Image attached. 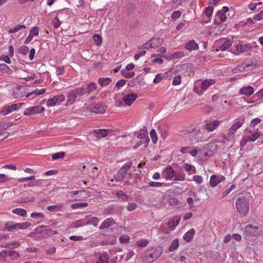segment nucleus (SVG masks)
<instances>
[{
    "label": "nucleus",
    "instance_id": "1",
    "mask_svg": "<svg viewBox=\"0 0 263 263\" xmlns=\"http://www.w3.org/2000/svg\"><path fill=\"white\" fill-rule=\"evenodd\" d=\"M162 252L163 249L161 247L148 249L142 258V262L143 263H152L159 257Z\"/></svg>",
    "mask_w": 263,
    "mask_h": 263
},
{
    "label": "nucleus",
    "instance_id": "2",
    "mask_svg": "<svg viewBox=\"0 0 263 263\" xmlns=\"http://www.w3.org/2000/svg\"><path fill=\"white\" fill-rule=\"evenodd\" d=\"M91 196V193L88 191L80 190L75 192H69L67 193V197L70 200H83Z\"/></svg>",
    "mask_w": 263,
    "mask_h": 263
},
{
    "label": "nucleus",
    "instance_id": "3",
    "mask_svg": "<svg viewBox=\"0 0 263 263\" xmlns=\"http://www.w3.org/2000/svg\"><path fill=\"white\" fill-rule=\"evenodd\" d=\"M236 206L239 213L242 216H246L249 210V204L247 198L242 197L238 198L236 201Z\"/></svg>",
    "mask_w": 263,
    "mask_h": 263
},
{
    "label": "nucleus",
    "instance_id": "4",
    "mask_svg": "<svg viewBox=\"0 0 263 263\" xmlns=\"http://www.w3.org/2000/svg\"><path fill=\"white\" fill-rule=\"evenodd\" d=\"M261 232V229L259 226L249 224L245 228L244 233L246 239H250V237H256L258 236Z\"/></svg>",
    "mask_w": 263,
    "mask_h": 263
},
{
    "label": "nucleus",
    "instance_id": "5",
    "mask_svg": "<svg viewBox=\"0 0 263 263\" xmlns=\"http://www.w3.org/2000/svg\"><path fill=\"white\" fill-rule=\"evenodd\" d=\"M204 157H211L213 155L217 150V145L215 143L210 142L203 147Z\"/></svg>",
    "mask_w": 263,
    "mask_h": 263
},
{
    "label": "nucleus",
    "instance_id": "6",
    "mask_svg": "<svg viewBox=\"0 0 263 263\" xmlns=\"http://www.w3.org/2000/svg\"><path fill=\"white\" fill-rule=\"evenodd\" d=\"M32 193L31 190H25L20 193L18 195L20 199H17V202L21 203L33 202V199L30 197Z\"/></svg>",
    "mask_w": 263,
    "mask_h": 263
},
{
    "label": "nucleus",
    "instance_id": "7",
    "mask_svg": "<svg viewBox=\"0 0 263 263\" xmlns=\"http://www.w3.org/2000/svg\"><path fill=\"white\" fill-rule=\"evenodd\" d=\"M44 107L40 106H34L27 108L24 111V115L26 116H31L36 114L42 113L44 111Z\"/></svg>",
    "mask_w": 263,
    "mask_h": 263
},
{
    "label": "nucleus",
    "instance_id": "8",
    "mask_svg": "<svg viewBox=\"0 0 263 263\" xmlns=\"http://www.w3.org/2000/svg\"><path fill=\"white\" fill-rule=\"evenodd\" d=\"M65 100V96L64 95L61 94L54 96L52 99H49L47 102V105L48 107H52L59 103Z\"/></svg>",
    "mask_w": 263,
    "mask_h": 263
},
{
    "label": "nucleus",
    "instance_id": "9",
    "mask_svg": "<svg viewBox=\"0 0 263 263\" xmlns=\"http://www.w3.org/2000/svg\"><path fill=\"white\" fill-rule=\"evenodd\" d=\"M234 47L238 53H234L236 55H238L239 53L247 52L251 50V46L249 44H243L234 45Z\"/></svg>",
    "mask_w": 263,
    "mask_h": 263
},
{
    "label": "nucleus",
    "instance_id": "10",
    "mask_svg": "<svg viewBox=\"0 0 263 263\" xmlns=\"http://www.w3.org/2000/svg\"><path fill=\"white\" fill-rule=\"evenodd\" d=\"M233 40L225 39L218 41L219 44H221L219 46L218 50L223 51L227 50L233 44Z\"/></svg>",
    "mask_w": 263,
    "mask_h": 263
},
{
    "label": "nucleus",
    "instance_id": "11",
    "mask_svg": "<svg viewBox=\"0 0 263 263\" xmlns=\"http://www.w3.org/2000/svg\"><path fill=\"white\" fill-rule=\"evenodd\" d=\"M225 180V177L221 176L212 175L210 178V185L211 186L215 187L218 183Z\"/></svg>",
    "mask_w": 263,
    "mask_h": 263
},
{
    "label": "nucleus",
    "instance_id": "12",
    "mask_svg": "<svg viewBox=\"0 0 263 263\" xmlns=\"http://www.w3.org/2000/svg\"><path fill=\"white\" fill-rule=\"evenodd\" d=\"M107 106L105 105L101 104H97L90 108L91 112L96 114H103L106 111Z\"/></svg>",
    "mask_w": 263,
    "mask_h": 263
},
{
    "label": "nucleus",
    "instance_id": "13",
    "mask_svg": "<svg viewBox=\"0 0 263 263\" xmlns=\"http://www.w3.org/2000/svg\"><path fill=\"white\" fill-rule=\"evenodd\" d=\"M138 96L136 93H130L126 95L123 98V101L128 106H130L134 101L137 98Z\"/></svg>",
    "mask_w": 263,
    "mask_h": 263
},
{
    "label": "nucleus",
    "instance_id": "14",
    "mask_svg": "<svg viewBox=\"0 0 263 263\" xmlns=\"http://www.w3.org/2000/svg\"><path fill=\"white\" fill-rule=\"evenodd\" d=\"M175 173V172L173 168L171 166L168 165L166 167L165 170L163 172V174L166 180H173Z\"/></svg>",
    "mask_w": 263,
    "mask_h": 263
},
{
    "label": "nucleus",
    "instance_id": "15",
    "mask_svg": "<svg viewBox=\"0 0 263 263\" xmlns=\"http://www.w3.org/2000/svg\"><path fill=\"white\" fill-rule=\"evenodd\" d=\"M111 131L108 129H95L93 131V135L98 138H102L108 135V133Z\"/></svg>",
    "mask_w": 263,
    "mask_h": 263
},
{
    "label": "nucleus",
    "instance_id": "16",
    "mask_svg": "<svg viewBox=\"0 0 263 263\" xmlns=\"http://www.w3.org/2000/svg\"><path fill=\"white\" fill-rule=\"evenodd\" d=\"M16 109V104H12L11 105H6L2 108V109L0 112V115H1L2 116H5V115L9 114L12 111L15 110Z\"/></svg>",
    "mask_w": 263,
    "mask_h": 263
},
{
    "label": "nucleus",
    "instance_id": "17",
    "mask_svg": "<svg viewBox=\"0 0 263 263\" xmlns=\"http://www.w3.org/2000/svg\"><path fill=\"white\" fill-rule=\"evenodd\" d=\"M220 122L218 120H214L205 124L204 125V128L208 132H213L214 130L220 124Z\"/></svg>",
    "mask_w": 263,
    "mask_h": 263
},
{
    "label": "nucleus",
    "instance_id": "18",
    "mask_svg": "<svg viewBox=\"0 0 263 263\" xmlns=\"http://www.w3.org/2000/svg\"><path fill=\"white\" fill-rule=\"evenodd\" d=\"M254 93V88L251 86H244L239 89L240 95H245L247 96L252 95Z\"/></svg>",
    "mask_w": 263,
    "mask_h": 263
},
{
    "label": "nucleus",
    "instance_id": "19",
    "mask_svg": "<svg viewBox=\"0 0 263 263\" xmlns=\"http://www.w3.org/2000/svg\"><path fill=\"white\" fill-rule=\"evenodd\" d=\"M189 132L194 133V136L195 137L196 142L203 141L205 140V137L201 136L202 133H201L200 129L193 128L192 131H189Z\"/></svg>",
    "mask_w": 263,
    "mask_h": 263
},
{
    "label": "nucleus",
    "instance_id": "20",
    "mask_svg": "<svg viewBox=\"0 0 263 263\" xmlns=\"http://www.w3.org/2000/svg\"><path fill=\"white\" fill-rule=\"evenodd\" d=\"M77 95H76L73 90H71L69 92L68 95L67 96L68 99L66 103V106H69L74 103L76 101Z\"/></svg>",
    "mask_w": 263,
    "mask_h": 263
},
{
    "label": "nucleus",
    "instance_id": "21",
    "mask_svg": "<svg viewBox=\"0 0 263 263\" xmlns=\"http://www.w3.org/2000/svg\"><path fill=\"white\" fill-rule=\"evenodd\" d=\"M185 48L191 52L192 51L196 50L198 49V44L196 43L194 40H191L189 41L185 46Z\"/></svg>",
    "mask_w": 263,
    "mask_h": 263
},
{
    "label": "nucleus",
    "instance_id": "22",
    "mask_svg": "<svg viewBox=\"0 0 263 263\" xmlns=\"http://www.w3.org/2000/svg\"><path fill=\"white\" fill-rule=\"evenodd\" d=\"M115 223V221L112 218H108L105 219L99 227L100 229L108 228L110 226Z\"/></svg>",
    "mask_w": 263,
    "mask_h": 263
},
{
    "label": "nucleus",
    "instance_id": "23",
    "mask_svg": "<svg viewBox=\"0 0 263 263\" xmlns=\"http://www.w3.org/2000/svg\"><path fill=\"white\" fill-rule=\"evenodd\" d=\"M227 17L226 15L223 13V12L218 11L216 13L215 18V24H220L227 20Z\"/></svg>",
    "mask_w": 263,
    "mask_h": 263
},
{
    "label": "nucleus",
    "instance_id": "24",
    "mask_svg": "<svg viewBox=\"0 0 263 263\" xmlns=\"http://www.w3.org/2000/svg\"><path fill=\"white\" fill-rule=\"evenodd\" d=\"M215 81L214 79H206L202 82L201 88L202 90L207 89L211 85L214 84Z\"/></svg>",
    "mask_w": 263,
    "mask_h": 263
},
{
    "label": "nucleus",
    "instance_id": "25",
    "mask_svg": "<svg viewBox=\"0 0 263 263\" xmlns=\"http://www.w3.org/2000/svg\"><path fill=\"white\" fill-rule=\"evenodd\" d=\"M182 168L189 175L196 173L195 167L193 165L188 163H184L182 165Z\"/></svg>",
    "mask_w": 263,
    "mask_h": 263
},
{
    "label": "nucleus",
    "instance_id": "26",
    "mask_svg": "<svg viewBox=\"0 0 263 263\" xmlns=\"http://www.w3.org/2000/svg\"><path fill=\"white\" fill-rule=\"evenodd\" d=\"M180 220V219L179 217H175L173 218L170 219L167 222V226L170 228L174 229L175 227L179 224Z\"/></svg>",
    "mask_w": 263,
    "mask_h": 263
},
{
    "label": "nucleus",
    "instance_id": "27",
    "mask_svg": "<svg viewBox=\"0 0 263 263\" xmlns=\"http://www.w3.org/2000/svg\"><path fill=\"white\" fill-rule=\"evenodd\" d=\"M127 174V171L124 170L123 168H120L119 170V171L115 177V179L117 181L123 180H124V178H125Z\"/></svg>",
    "mask_w": 263,
    "mask_h": 263
},
{
    "label": "nucleus",
    "instance_id": "28",
    "mask_svg": "<svg viewBox=\"0 0 263 263\" xmlns=\"http://www.w3.org/2000/svg\"><path fill=\"white\" fill-rule=\"evenodd\" d=\"M147 135H148V133H147V129H146V127H144L143 128L141 129L140 130L139 133L138 134V135L137 136V137L140 139H144L146 137L147 138L146 141L149 142V139L147 137Z\"/></svg>",
    "mask_w": 263,
    "mask_h": 263
},
{
    "label": "nucleus",
    "instance_id": "29",
    "mask_svg": "<svg viewBox=\"0 0 263 263\" xmlns=\"http://www.w3.org/2000/svg\"><path fill=\"white\" fill-rule=\"evenodd\" d=\"M195 233V231L194 229H191L189 231H188L186 233H185V234L183 236V239L186 241V242H190L193 236L194 235Z\"/></svg>",
    "mask_w": 263,
    "mask_h": 263
},
{
    "label": "nucleus",
    "instance_id": "30",
    "mask_svg": "<svg viewBox=\"0 0 263 263\" xmlns=\"http://www.w3.org/2000/svg\"><path fill=\"white\" fill-rule=\"evenodd\" d=\"M112 82L109 78H100L98 80V83L101 87H105L108 85Z\"/></svg>",
    "mask_w": 263,
    "mask_h": 263
},
{
    "label": "nucleus",
    "instance_id": "31",
    "mask_svg": "<svg viewBox=\"0 0 263 263\" xmlns=\"http://www.w3.org/2000/svg\"><path fill=\"white\" fill-rule=\"evenodd\" d=\"M125 179V182L129 185H133L136 182L134 174L130 173L127 174Z\"/></svg>",
    "mask_w": 263,
    "mask_h": 263
},
{
    "label": "nucleus",
    "instance_id": "32",
    "mask_svg": "<svg viewBox=\"0 0 263 263\" xmlns=\"http://www.w3.org/2000/svg\"><path fill=\"white\" fill-rule=\"evenodd\" d=\"M64 208V204L60 203L58 205H50L47 206V209L51 212H58L61 211Z\"/></svg>",
    "mask_w": 263,
    "mask_h": 263
},
{
    "label": "nucleus",
    "instance_id": "33",
    "mask_svg": "<svg viewBox=\"0 0 263 263\" xmlns=\"http://www.w3.org/2000/svg\"><path fill=\"white\" fill-rule=\"evenodd\" d=\"M97 88V84L94 82H91L87 85V87L85 88L86 92L88 93H90L95 90H96Z\"/></svg>",
    "mask_w": 263,
    "mask_h": 263
},
{
    "label": "nucleus",
    "instance_id": "34",
    "mask_svg": "<svg viewBox=\"0 0 263 263\" xmlns=\"http://www.w3.org/2000/svg\"><path fill=\"white\" fill-rule=\"evenodd\" d=\"M45 92H46V89L45 88H43V89H42L41 90H39V89H36V90H35L34 91H32V92H31L30 93H27L25 95V96H26V98L29 97L30 96H31L32 95H34L35 96H39V95L43 94Z\"/></svg>",
    "mask_w": 263,
    "mask_h": 263
},
{
    "label": "nucleus",
    "instance_id": "35",
    "mask_svg": "<svg viewBox=\"0 0 263 263\" xmlns=\"http://www.w3.org/2000/svg\"><path fill=\"white\" fill-rule=\"evenodd\" d=\"M121 74L126 78H132L134 77L135 73L133 71H128V70L125 69L121 70Z\"/></svg>",
    "mask_w": 263,
    "mask_h": 263
},
{
    "label": "nucleus",
    "instance_id": "36",
    "mask_svg": "<svg viewBox=\"0 0 263 263\" xmlns=\"http://www.w3.org/2000/svg\"><path fill=\"white\" fill-rule=\"evenodd\" d=\"M77 96L81 97L85 95L87 92L84 87H78L73 89Z\"/></svg>",
    "mask_w": 263,
    "mask_h": 263
},
{
    "label": "nucleus",
    "instance_id": "37",
    "mask_svg": "<svg viewBox=\"0 0 263 263\" xmlns=\"http://www.w3.org/2000/svg\"><path fill=\"white\" fill-rule=\"evenodd\" d=\"M99 219L97 217H92L86 221V224L92 225L97 227L99 222Z\"/></svg>",
    "mask_w": 263,
    "mask_h": 263
},
{
    "label": "nucleus",
    "instance_id": "38",
    "mask_svg": "<svg viewBox=\"0 0 263 263\" xmlns=\"http://www.w3.org/2000/svg\"><path fill=\"white\" fill-rule=\"evenodd\" d=\"M185 179V175L180 172H175L173 178L174 181H183Z\"/></svg>",
    "mask_w": 263,
    "mask_h": 263
},
{
    "label": "nucleus",
    "instance_id": "39",
    "mask_svg": "<svg viewBox=\"0 0 263 263\" xmlns=\"http://www.w3.org/2000/svg\"><path fill=\"white\" fill-rule=\"evenodd\" d=\"M109 257L108 254H103L101 255L98 259V263H109Z\"/></svg>",
    "mask_w": 263,
    "mask_h": 263
},
{
    "label": "nucleus",
    "instance_id": "40",
    "mask_svg": "<svg viewBox=\"0 0 263 263\" xmlns=\"http://www.w3.org/2000/svg\"><path fill=\"white\" fill-rule=\"evenodd\" d=\"M179 246V240L178 239H174L169 247V251L173 252L176 250Z\"/></svg>",
    "mask_w": 263,
    "mask_h": 263
},
{
    "label": "nucleus",
    "instance_id": "41",
    "mask_svg": "<svg viewBox=\"0 0 263 263\" xmlns=\"http://www.w3.org/2000/svg\"><path fill=\"white\" fill-rule=\"evenodd\" d=\"M93 40L94 41L95 44L99 46L102 43V36L98 34H95L93 35Z\"/></svg>",
    "mask_w": 263,
    "mask_h": 263
},
{
    "label": "nucleus",
    "instance_id": "42",
    "mask_svg": "<svg viewBox=\"0 0 263 263\" xmlns=\"http://www.w3.org/2000/svg\"><path fill=\"white\" fill-rule=\"evenodd\" d=\"M16 224L13 222L9 221L5 224V229L6 231H11L13 229H16Z\"/></svg>",
    "mask_w": 263,
    "mask_h": 263
},
{
    "label": "nucleus",
    "instance_id": "43",
    "mask_svg": "<svg viewBox=\"0 0 263 263\" xmlns=\"http://www.w3.org/2000/svg\"><path fill=\"white\" fill-rule=\"evenodd\" d=\"M214 8L211 6H208L206 9L204 11L203 13L209 18L212 17L213 12Z\"/></svg>",
    "mask_w": 263,
    "mask_h": 263
},
{
    "label": "nucleus",
    "instance_id": "44",
    "mask_svg": "<svg viewBox=\"0 0 263 263\" xmlns=\"http://www.w3.org/2000/svg\"><path fill=\"white\" fill-rule=\"evenodd\" d=\"M234 132L233 130H231V129L230 128L227 134L226 135L227 136H224V137L227 141H231L234 138Z\"/></svg>",
    "mask_w": 263,
    "mask_h": 263
},
{
    "label": "nucleus",
    "instance_id": "45",
    "mask_svg": "<svg viewBox=\"0 0 263 263\" xmlns=\"http://www.w3.org/2000/svg\"><path fill=\"white\" fill-rule=\"evenodd\" d=\"M31 226V223L25 222L23 223H17V229L24 230L26 229Z\"/></svg>",
    "mask_w": 263,
    "mask_h": 263
},
{
    "label": "nucleus",
    "instance_id": "46",
    "mask_svg": "<svg viewBox=\"0 0 263 263\" xmlns=\"http://www.w3.org/2000/svg\"><path fill=\"white\" fill-rule=\"evenodd\" d=\"M184 56V54L182 51H177L173 53L171 58L173 59H177L182 58Z\"/></svg>",
    "mask_w": 263,
    "mask_h": 263
},
{
    "label": "nucleus",
    "instance_id": "47",
    "mask_svg": "<svg viewBox=\"0 0 263 263\" xmlns=\"http://www.w3.org/2000/svg\"><path fill=\"white\" fill-rule=\"evenodd\" d=\"M150 136L154 144H156L157 142L158 137L156 132L154 129L151 130L150 133Z\"/></svg>",
    "mask_w": 263,
    "mask_h": 263
},
{
    "label": "nucleus",
    "instance_id": "48",
    "mask_svg": "<svg viewBox=\"0 0 263 263\" xmlns=\"http://www.w3.org/2000/svg\"><path fill=\"white\" fill-rule=\"evenodd\" d=\"M88 204L86 202L84 203H76L71 205V208L73 209H78L82 207H86Z\"/></svg>",
    "mask_w": 263,
    "mask_h": 263
},
{
    "label": "nucleus",
    "instance_id": "49",
    "mask_svg": "<svg viewBox=\"0 0 263 263\" xmlns=\"http://www.w3.org/2000/svg\"><path fill=\"white\" fill-rule=\"evenodd\" d=\"M243 123L240 121L237 122L236 123L233 124L230 128L231 129V130H233L234 133H235L238 129H239L240 127H241Z\"/></svg>",
    "mask_w": 263,
    "mask_h": 263
},
{
    "label": "nucleus",
    "instance_id": "50",
    "mask_svg": "<svg viewBox=\"0 0 263 263\" xmlns=\"http://www.w3.org/2000/svg\"><path fill=\"white\" fill-rule=\"evenodd\" d=\"M148 241L146 239H140L137 241L136 244L140 247H145L148 245Z\"/></svg>",
    "mask_w": 263,
    "mask_h": 263
},
{
    "label": "nucleus",
    "instance_id": "51",
    "mask_svg": "<svg viewBox=\"0 0 263 263\" xmlns=\"http://www.w3.org/2000/svg\"><path fill=\"white\" fill-rule=\"evenodd\" d=\"M39 34V28L37 27H34L30 31V34L27 38L28 39L30 37H32L33 36H36Z\"/></svg>",
    "mask_w": 263,
    "mask_h": 263
},
{
    "label": "nucleus",
    "instance_id": "52",
    "mask_svg": "<svg viewBox=\"0 0 263 263\" xmlns=\"http://www.w3.org/2000/svg\"><path fill=\"white\" fill-rule=\"evenodd\" d=\"M181 77L180 75L176 76L172 82V84L173 85H177L181 83Z\"/></svg>",
    "mask_w": 263,
    "mask_h": 263
},
{
    "label": "nucleus",
    "instance_id": "53",
    "mask_svg": "<svg viewBox=\"0 0 263 263\" xmlns=\"http://www.w3.org/2000/svg\"><path fill=\"white\" fill-rule=\"evenodd\" d=\"M65 156V153L64 152H59L53 154L51 156L52 159L56 160L59 158H63Z\"/></svg>",
    "mask_w": 263,
    "mask_h": 263
},
{
    "label": "nucleus",
    "instance_id": "54",
    "mask_svg": "<svg viewBox=\"0 0 263 263\" xmlns=\"http://www.w3.org/2000/svg\"><path fill=\"white\" fill-rule=\"evenodd\" d=\"M29 52V48L26 46H21L18 50V52L24 55L26 54Z\"/></svg>",
    "mask_w": 263,
    "mask_h": 263
},
{
    "label": "nucleus",
    "instance_id": "55",
    "mask_svg": "<svg viewBox=\"0 0 263 263\" xmlns=\"http://www.w3.org/2000/svg\"><path fill=\"white\" fill-rule=\"evenodd\" d=\"M259 136L260 135L258 133H255L248 137V141L253 142L255 141L257 139H258L259 137Z\"/></svg>",
    "mask_w": 263,
    "mask_h": 263
},
{
    "label": "nucleus",
    "instance_id": "56",
    "mask_svg": "<svg viewBox=\"0 0 263 263\" xmlns=\"http://www.w3.org/2000/svg\"><path fill=\"white\" fill-rule=\"evenodd\" d=\"M154 45H152V44H150L149 43V41L144 44V45H142L141 46H139L138 47L139 49H148V48H153L154 46Z\"/></svg>",
    "mask_w": 263,
    "mask_h": 263
},
{
    "label": "nucleus",
    "instance_id": "57",
    "mask_svg": "<svg viewBox=\"0 0 263 263\" xmlns=\"http://www.w3.org/2000/svg\"><path fill=\"white\" fill-rule=\"evenodd\" d=\"M34 178H35L34 176H31L30 177L21 178L17 179V184L19 183L23 182L24 181H27L28 180H33Z\"/></svg>",
    "mask_w": 263,
    "mask_h": 263
},
{
    "label": "nucleus",
    "instance_id": "58",
    "mask_svg": "<svg viewBox=\"0 0 263 263\" xmlns=\"http://www.w3.org/2000/svg\"><path fill=\"white\" fill-rule=\"evenodd\" d=\"M31 217L37 219H42L44 217V214L42 213L33 212L31 214Z\"/></svg>",
    "mask_w": 263,
    "mask_h": 263
},
{
    "label": "nucleus",
    "instance_id": "59",
    "mask_svg": "<svg viewBox=\"0 0 263 263\" xmlns=\"http://www.w3.org/2000/svg\"><path fill=\"white\" fill-rule=\"evenodd\" d=\"M193 180L196 183L200 184L203 182V178L201 176L195 175L193 177Z\"/></svg>",
    "mask_w": 263,
    "mask_h": 263
},
{
    "label": "nucleus",
    "instance_id": "60",
    "mask_svg": "<svg viewBox=\"0 0 263 263\" xmlns=\"http://www.w3.org/2000/svg\"><path fill=\"white\" fill-rule=\"evenodd\" d=\"M57 74L59 76H62L65 72V69L63 66L57 67L56 68Z\"/></svg>",
    "mask_w": 263,
    "mask_h": 263
},
{
    "label": "nucleus",
    "instance_id": "61",
    "mask_svg": "<svg viewBox=\"0 0 263 263\" xmlns=\"http://www.w3.org/2000/svg\"><path fill=\"white\" fill-rule=\"evenodd\" d=\"M261 122V119L259 118H255L252 120L250 126L255 127V125H257L258 124L260 123Z\"/></svg>",
    "mask_w": 263,
    "mask_h": 263
},
{
    "label": "nucleus",
    "instance_id": "62",
    "mask_svg": "<svg viewBox=\"0 0 263 263\" xmlns=\"http://www.w3.org/2000/svg\"><path fill=\"white\" fill-rule=\"evenodd\" d=\"M119 240L121 243H126L128 242L129 240V238L127 236L123 235L120 237Z\"/></svg>",
    "mask_w": 263,
    "mask_h": 263
},
{
    "label": "nucleus",
    "instance_id": "63",
    "mask_svg": "<svg viewBox=\"0 0 263 263\" xmlns=\"http://www.w3.org/2000/svg\"><path fill=\"white\" fill-rule=\"evenodd\" d=\"M263 19V10L260 11L258 14L254 16V20L256 21H260Z\"/></svg>",
    "mask_w": 263,
    "mask_h": 263
},
{
    "label": "nucleus",
    "instance_id": "64",
    "mask_svg": "<svg viewBox=\"0 0 263 263\" xmlns=\"http://www.w3.org/2000/svg\"><path fill=\"white\" fill-rule=\"evenodd\" d=\"M137 205L136 204L134 203H128V206H127V209L129 211H132L136 209Z\"/></svg>",
    "mask_w": 263,
    "mask_h": 263
}]
</instances>
